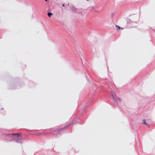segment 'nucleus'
I'll return each instance as SVG.
<instances>
[{"instance_id":"1","label":"nucleus","mask_w":155,"mask_h":155,"mask_svg":"<svg viewBox=\"0 0 155 155\" xmlns=\"http://www.w3.org/2000/svg\"><path fill=\"white\" fill-rule=\"evenodd\" d=\"M13 135H14L13 138L14 140H18V136L17 135H16L15 134H13Z\"/></svg>"},{"instance_id":"2","label":"nucleus","mask_w":155,"mask_h":155,"mask_svg":"<svg viewBox=\"0 0 155 155\" xmlns=\"http://www.w3.org/2000/svg\"><path fill=\"white\" fill-rule=\"evenodd\" d=\"M48 17H50L51 15H52V14L51 13H48Z\"/></svg>"},{"instance_id":"3","label":"nucleus","mask_w":155,"mask_h":155,"mask_svg":"<svg viewBox=\"0 0 155 155\" xmlns=\"http://www.w3.org/2000/svg\"><path fill=\"white\" fill-rule=\"evenodd\" d=\"M116 26L117 28L118 29H120V28L119 26L117 25H116Z\"/></svg>"},{"instance_id":"4","label":"nucleus","mask_w":155,"mask_h":155,"mask_svg":"<svg viewBox=\"0 0 155 155\" xmlns=\"http://www.w3.org/2000/svg\"><path fill=\"white\" fill-rule=\"evenodd\" d=\"M143 123H144V124H147V123L146 122V120H143Z\"/></svg>"},{"instance_id":"5","label":"nucleus","mask_w":155,"mask_h":155,"mask_svg":"<svg viewBox=\"0 0 155 155\" xmlns=\"http://www.w3.org/2000/svg\"><path fill=\"white\" fill-rule=\"evenodd\" d=\"M63 6H64V5L63 4Z\"/></svg>"},{"instance_id":"6","label":"nucleus","mask_w":155,"mask_h":155,"mask_svg":"<svg viewBox=\"0 0 155 155\" xmlns=\"http://www.w3.org/2000/svg\"><path fill=\"white\" fill-rule=\"evenodd\" d=\"M46 1H47V0H45Z\"/></svg>"}]
</instances>
